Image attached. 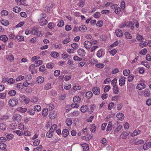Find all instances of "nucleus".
Listing matches in <instances>:
<instances>
[{
	"label": "nucleus",
	"mask_w": 151,
	"mask_h": 151,
	"mask_svg": "<svg viewBox=\"0 0 151 151\" xmlns=\"http://www.w3.org/2000/svg\"><path fill=\"white\" fill-rule=\"evenodd\" d=\"M147 51L146 48H144L140 52V53L143 55H144L146 54Z\"/></svg>",
	"instance_id": "774afa93"
},
{
	"label": "nucleus",
	"mask_w": 151,
	"mask_h": 151,
	"mask_svg": "<svg viewBox=\"0 0 151 151\" xmlns=\"http://www.w3.org/2000/svg\"><path fill=\"white\" fill-rule=\"evenodd\" d=\"M100 93V90L99 87H95V95H98Z\"/></svg>",
	"instance_id": "864d4df0"
},
{
	"label": "nucleus",
	"mask_w": 151,
	"mask_h": 151,
	"mask_svg": "<svg viewBox=\"0 0 151 151\" xmlns=\"http://www.w3.org/2000/svg\"><path fill=\"white\" fill-rule=\"evenodd\" d=\"M117 81V79L116 78H114L111 81V84L114 86H116Z\"/></svg>",
	"instance_id": "69168bd1"
},
{
	"label": "nucleus",
	"mask_w": 151,
	"mask_h": 151,
	"mask_svg": "<svg viewBox=\"0 0 151 151\" xmlns=\"http://www.w3.org/2000/svg\"><path fill=\"white\" fill-rule=\"evenodd\" d=\"M105 66L104 64L103 63H99L96 64V66L98 68H102Z\"/></svg>",
	"instance_id": "a19ab883"
},
{
	"label": "nucleus",
	"mask_w": 151,
	"mask_h": 151,
	"mask_svg": "<svg viewBox=\"0 0 151 151\" xmlns=\"http://www.w3.org/2000/svg\"><path fill=\"white\" fill-rule=\"evenodd\" d=\"M6 124L4 123H2L0 124V129L3 131L5 130L6 129Z\"/></svg>",
	"instance_id": "aec40b11"
},
{
	"label": "nucleus",
	"mask_w": 151,
	"mask_h": 151,
	"mask_svg": "<svg viewBox=\"0 0 151 151\" xmlns=\"http://www.w3.org/2000/svg\"><path fill=\"white\" fill-rule=\"evenodd\" d=\"M111 89V87L109 85L106 86L104 88V91L106 93L107 92Z\"/></svg>",
	"instance_id": "4d7b16f0"
},
{
	"label": "nucleus",
	"mask_w": 151,
	"mask_h": 151,
	"mask_svg": "<svg viewBox=\"0 0 151 151\" xmlns=\"http://www.w3.org/2000/svg\"><path fill=\"white\" fill-rule=\"evenodd\" d=\"M48 27L50 29L54 28L55 26V25L54 23L52 22H50L48 24Z\"/></svg>",
	"instance_id": "c03bdc74"
},
{
	"label": "nucleus",
	"mask_w": 151,
	"mask_h": 151,
	"mask_svg": "<svg viewBox=\"0 0 151 151\" xmlns=\"http://www.w3.org/2000/svg\"><path fill=\"white\" fill-rule=\"evenodd\" d=\"M130 73V71L129 69H125L123 70V74L124 76H127Z\"/></svg>",
	"instance_id": "72a5a7b5"
},
{
	"label": "nucleus",
	"mask_w": 151,
	"mask_h": 151,
	"mask_svg": "<svg viewBox=\"0 0 151 151\" xmlns=\"http://www.w3.org/2000/svg\"><path fill=\"white\" fill-rule=\"evenodd\" d=\"M144 142L143 140L142 139L136 141L134 142V143L136 145H138L143 143Z\"/></svg>",
	"instance_id": "8fccbe9b"
},
{
	"label": "nucleus",
	"mask_w": 151,
	"mask_h": 151,
	"mask_svg": "<svg viewBox=\"0 0 151 151\" xmlns=\"http://www.w3.org/2000/svg\"><path fill=\"white\" fill-rule=\"evenodd\" d=\"M69 131L67 129H64L62 131V134L64 137H66L69 134Z\"/></svg>",
	"instance_id": "2eb2a0df"
},
{
	"label": "nucleus",
	"mask_w": 151,
	"mask_h": 151,
	"mask_svg": "<svg viewBox=\"0 0 151 151\" xmlns=\"http://www.w3.org/2000/svg\"><path fill=\"white\" fill-rule=\"evenodd\" d=\"M104 54V52H103V50L100 49L98 51L96 55L98 57L100 58L103 56Z\"/></svg>",
	"instance_id": "f8f14e48"
},
{
	"label": "nucleus",
	"mask_w": 151,
	"mask_h": 151,
	"mask_svg": "<svg viewBox=\"0 0 151 151\" xmlns=\"http://www.w3.org/2000/svg\"><path fill=\"white\" fill-rule=\"evenodd\" d=\"M112 127V122H109L108 124V126L107 127L106 131H110L111 130Z\"/></svg>",
	"instance_id": "412c9836"
},
{
	"label": "nucleus",
	"mask_w": 151,
	"mask_h": 151,
	"mask_svg": "<svg viewBox=\"0 0 151 151\" xmlns=\"http://www.w3.org/2000/svg\"><path fill=\"white\" fill-rule=\"evenodd\" d=\"M121 11V9L119 7H117L114 11L115 13L117 14H119L120 13Z\"/></svg>",
	"instance_id": "0e129e2a"
},
{
	"label": "nucleus",
	"mask_w": 151,
	"mask_h": 151,
	"mask_svg": "<svg viewBox=\"0 0 151 151\" xmlns=\"http://www.w3.org/2000/svg\"><path fill=\"white\" fill-rule=\"evenodd\" d=\"M39 22L41 26L44 25L46 24L48 22L47 20L46 19H45L44 21H40Z\"/></svg>",
	"instance_id": "de8ad7c7"
},
{
	"label": "nucleus",
	"mask_w": 151,
	"mask_h": 151,
	"mask_svg": "<svg viewBox=\"0 0 151 151\" xmlns=\"http://www.w3.org/2000/svg\"><path fill=\"white\" fill-rule=\"evenodd\" d=\"M66 123L68 126H70L72 124V121L71 119L68 118L66 120Z\"/></svg>",
	"instance_id": "5701e85b"
},
{
	"label": "nucleus",
	"mask_w": 151,
	"mask_h": 151,
	"mask_svg": "<svg viewBox=\"0 0 151 151\" xmlns=\"http://www.w3.org/2000/svg\"><path fill=\"white\" fill-rule=\"evenodd\" d=\"M21 98L23 100H24V101L25 103L28 104L29 103V100L27 99H26V98H25V96L24 95H23L22 96H21Z\"/></svg>",
	"instance_id": "13d9d810"
},
{
	"label": "nucleus",
	"mask_w": 151,
	"mask_h": 151,
	"mask_svg": "<svg viewBox=\"0 0 151 151\" xmlns=\"http://www.w3.org/2000/svg\"><path fill=\"white\" fill-rule=\"evenodd\" d=\"M88 109V108L86 105H83L80 108V110L82 112L85 113Z\"/></svg>",
	"instance_id": "9d476101"
},
{
	"label": "nucleus",
	"mask_w": 151,
	"mask_h": 151,
	"mask_svg": "<svg viewBox=\"0 0 151 151\" xmlns=\"http://www.w3.org/2000/svg\"><path fill=\"white\" fill-rule=\"evenodd\" d=\"M86 97L88 99H90L93 96L92 93L90 91L87 92L86 93Z\"/></svg>",
	"instance_id": "c756f323"
},
{
	"label": "nucleus",
	"mask_w": 151,
	"mask_h": 151,
	"mask_svg": "<svg viewBox=\"0 0 151 151\" xmlns=\"http://www.w3.org/2000/svg\"><path fill=\"white\" fill-rule=\"evenodd\" d=\"M140 132V131L138 129L135 130L132 134V136H135L139 134Z\"/></svg>",
	"instance_id": "b1692460"
},
{
	"label": "nucleus",
	"mask_w": 151,
	"mask_h": 151,
	"mask_svg": "<svg viewBox=\"0 0 151 151\" xmlns=\"http://www.w3.org/2000/svg\"><path fill=\"white\" fill-rule=\"evenodd\" d=\"M142 64L148 68L150 67L149 65L147 62H142Z\"/></svg>",
	"instance_id": "052dcab7"
},
{
	"label": "nucleus",
	"mask_w": 151,
	"mask_h": 151,
	"mask_svg": "<svg viewBox=\"0 0 151 151\" xmlns=\"http://www.w3.org/2000/svg\"><path fill=\"white\" fill-rule=\"evenodd\" d=\"M6 58L7 60L10 61H12L14 60V57L11 54L6 55Z\"/></svg>",
	"instance_id": "dca6fc26"
},
{
	"label": "nucleus",
	"mask_w": 151,
	"mask_h": 151,
	"mask_svg": "<svg viewBox=\"0 0 151 151\" xmlns=\"http://www.w3.org/2000/svg\"><path fill=\"white\" fill-rule=\"evenodd\" d=\"M103 22L102 21H99L96 24V26L98 27H100L102 26Z\"/></svg>",
	"instance_id": "338daca9"
},
{
	"label": "nucleus",
	"mask_w": 151,
	"mask_h": 151,
	"mask_svg": "<svg viewBox=\"0 0 151 151\" xmlns=\"http://www.w3.org/2000/svg\"><path fill=\"white\" fill-rule=\"evenodd\" d=\"M54 66V64L52 63H47L46 65V68L50 69L53 68Z\"/></svg>",
	"instance_id": "473e14b6"
},
{
	"label": "nucleus",
	"mask_w": 151,
	"mask_h": 151,
	"mask_svg": "<svg viewBox=\"0 0 151 151\" xmlns=\"http://www.w3.org/2000/svg\"><path fill=\"white\" fill-rule=\"evenodd\" d=\"M81 98L80 97L75 96L73 99V102L75 104L79 103L81 101Z\"/></svg>",
	"instance_id": "4468645a"
},
{
	"label": "nucleus",
	"mask_w": 151,
	"mask_h": 151,
	"mask_svg": "<svg viewBox=\"0 0 151 151\" xmlns=\"http://www.w3.org/2000/svg\"><path fill=\"white\" fill-rule=\"evenodd\" d=\"M44 88L46 90H48L51 88H52L51 84L50 83L47 84L45 86Z\"/></svg>",
	"instance_id": "58836bf2"
},
{
	"label": "nucleus",
	"mask_w": 151,
	"mask_h": 151,
	"mask_svg": "<svg viewBox=\"0 0 151 151\" xmlns=\"http://www.w3.org/2000/svg\"><path fill=\"white\" fill-rule=\"evenodd\" d=\"M56 116V113L54 112H50L49 114V118L51 119H54Z\"/></svg>",
	"instance_id": "4be33fe9"
},
{
	"label": "nucleus",
	"mask_w": 151,
	"mask_h": 151,
	"mask_svg": "<svg viewBox=\"0 0 151 151\" xmlns=\"http://www.w3.org/2000/svg\"><path fill=\"white\" fill-rule=\"evenodd\" d=\"M129 134V132H123L121 135V137L123 139H125L127 138V136Z\"/></svg>",
	"instance_id": "a878e982"
},
{
	"label": "nucleus",
	"mask_w": 151,
	"mask_h": 151,
	"mask_svg": "<svg viewBox=\"0 0 151 151\" xmlns=\"http://www.w3.org/2000/svg\"><path fill=\"white\" fill-rule=\"evenodd\" d=\"M77 52L78 55L81 57L84 56L86 54L85 51L83 49L80 48L78 50Z\"/></svg>",
	"instance_id": "7ed1b4c3"
},
{
	"label": "nucleus",
	"mask_w": 151,
	"mask_h": 151,
	"mask_svg": "<svg viewBox=\"0 0 151 151\" xmlns=\"http://www.w3.org/2000/svg\"><path fill=\"white\" fill-rule=\"evenodd\" d=\"M90 106L91 107L90 108V109H88V112L91 114L93 111L94 106L93 105H91Z\"/></svg>",
	"instance_id": "680f3d73"
},
{
	"label": "nucleus",
	"mask_w": 151,
	"mask_h": 151,
	"mask_svg": "<svg viewBox=\"0 0 151 151\" xmlns=\"http://www.w3.org/2000/svg\"><path fill=\"white\" fill-rule=\"evenodd\" d=\"M51 55L52 57L54 58H56L58 57L59 54L57 52H51Z\"/></svg>",
	"instance_id": "c9c22d12"
},
{
	"label": "nucleus",
	"mask_w": 151,
	"mask_h": 151,
	"mask_svg": "<svg viewBox=\"0 0 151 151\" xmlns=\"http://www.w3.org/2000/svg\"><path fill=\"white\" fill-rule=\"evenodd\" d=\"M6 147V145L4 143H0V148L2 150L5 149Z\"/></svg>",
	"instance_id": "bf43d9fd"
},
{
	"label": "nucleus",
	"mask_w": 151,
	"mask_h": 151,
	"mask_svg": "<svg viewBox=\"0 0 151 151\" xmlns=\"http://www.w3.org/2000/svg\"><path fill=\"white\" fill-rule=\"evenodd\" d=\"M9 105L11 106L14 107L16 106L18 103V100L15 99H11L8 102Z\"/></svg>",
	"instance_id": "f257e3e1"
},
{
	"label": "nucleus",
	"mask_w": 151,
	"mask_h": 151,
	"mask_svg": "<svg viewBox=\"0 0 151 151\" xmlns=\"http://www.w3.org/2000/svg\"><path fill=\"white\" fill-rule=\"evenodd\" d=\"M52 131L50 130L48 132H47L46 134L47 137L49 138L52 137Z\"/></svg>",
	"instance_id": "e2e57ef3"
},
{
	"label": "nucleus",
	"mask_w": 151,
	"mask_h": 151,
	"mask_svg": "<svg viewBox=\"0 0 151 151\" xmlns=\"http://www.w3.org/2000/svg\"><path fill=\"white\" fill-rule=\"evenodd\" d=\"M119 88L117 86H113V92L115 94H118V93Z\"/></svg>",
	"instance_id": "a211bd4d"
},
{
	"label": "nucleus",
	"mask_w": 151,
	"mask_h": 151,
	"mask_svg": "<svg viewBox=\"0 0 151 151\" xmlns=\"http://www.w3.org/2000/svg\"><path fill=\"white\" fill-rule=\"evenodd\" d=\"M125 38L127 39H131L132 36L128 32H125L124 33Z\"/></svg>",
	"instance_id": "2f4dec72"
},
{
	"label": "nucleus",
	"mask_w": 151,
	"mask_h": 151,
	"mask_svg": "<svg viewBox=\"0 0 151 151\" xmlns=\"http://www.w3.org/2000/svg\"><path fill=\"white\" fill-rule=\"evenodd\" d=\"M145 84L143 83H140L137 86V88L138 89L141 90L144 89L145 88Z\"/></svg>",
	"instance_id": "423d86ee"
},
{
	"label": "nucleus",
	"mask_w": 151,
	"mask_h": 151,
	"mask_svg": "<svg viewBox=\"0 0 151 151\" xmlns=\"http://www.w3.org/2000/svg\"><path fill=\"white\" fill-rule=\"evenodd\" d=\"M13 10L14 12L18 13L20 12L21 10V9L20 7L18 8L17 7H16L13 8Z\"/></svg>",
	"instance_id": "49530a36"
},
{
	"label": "nucleus",
	"mask_w": 151,
	"mask_h": 151,
	"mask_svg": "<svg viewBox=\"0 0 151 151\" xmlns=\"http://www.w3.org/2000/svg\"><path fill=\"white\" fill-rule=\"evenodd\" d=\"M27 113H28L30 115H32L35 114V111L34 109H29L27 111Z\"/></svg>",
	"instance_id": "393cba45"
},
{
	"label": "nucleus",
	"mask_w": 151,
	"mask_h": 151,
	"mask_svg": "<svg viewBox=\"0 0 151 151\" xmlns=\"http://www.w3.org/2000/svg\"><path fill=\"white\" fill-rule=\"evenodd\" d=\"M48 110L47 109H44L42 111V115L43 116H46L48 113Z\"/></svg>",
	"instance_id": "cd10ccee"
},
{
	"label": "nucleus",
	"mask_w": 151,
	"mask_h": 151,
	"mask_svg": "<svg viewBox=\"0 0 151 151\" xmlns=\"http://www.w3.org/2000/svg\"><path fill=\"white\" fill-rule=\"evenodd\" d=\"M117 119L119 120H122L124 118V116L123 114L122 113H119L116 115Z\"/></svg>",
	"instance_id": "39448f33"
},
{
	"label": "nucleus",
	"mask_w": 151,
	"mask_h": 151,
	"mask_svg": "<svg viewBox=\"0 0 151 151\" xmlns=\"http://www.w3.org/2000/svg\"><path fill=\"white\" fill-rule=\"evenodd\" d=\"M57 127V125L56 124H54L51 126V128L50 129V130H53V131L52 132H53L55 130H56Z\"/></svg>",
	"instance_id": "6e6d98bb"
},
{
	"label": "nucleus",
	"mask_w": 151,
	"mask_h": 151,
	"mask_svg": "<svg viewBox=\"0 0 151 151\" xmlns=\"http://www.w3.org/2000/svg\"><path fill=\"white\" fill-rule=\"evenodd\" d=\"M15 38L17 39L19 41H22L24 40V37L21 35H17L15 37Z\"/></svg>",
	"instance_id": "bb28decb"
},
{
	"label": "nucleus",
	"mask_w": 151,
	"mask_h": 151,
	"mask_svg": "<svg viewBox=\"0 0 151 151\" xmlns=\"http://www.w3.org/2000/svg\"><path fill=\"white\" fill-rule=\"evenodd\" d=\"M147 45V43L146 42H141L139 44L140 46L142 47L146 46Z\"/></svg>",
	"instance_id": "603ef678"
},
{
	"label": "nucleus",
	"mask_w": 151,
	"mask_h": 151,
	"mask_svg": "<svg viewBox=\"0 0 151 151\" xmlns=\"http://www.w3.org/2000/svg\"><path fill=\"white\" fill-rule=\"evenodd\" d=\"M92 43L90 42L86 41L84 43V45L85 47L87 49H88L90 48L91 46Z\"/></svg>",
	"instance_id": "20e7f679"
},
{
	"label": "nucleus",
	"mask_w": 151,
	"mask_h": 151,
	"mask_svg": "<svg viewBox=\"0 0 151 151\" xmlns=\"http://www.w3.org/2000/svg\"><path fill=\"white\" fill-rule=\"evenodd\" d=\"M17 126V125L15 123H12L10 125V129H15Z\"/></svg>",
	"instance_id": "3c124183"
},
{
	"label": "nucleus",
	"mask_w": 151,
	"mask_h": 151,
	"mask_svg": "<svg viewBox=\"0 0 151 151\" xmlns=\"http://www.w3.org/2000/svg\"><path fill=\"white\" fill-rule=\"evenodd\" d=\"M125 78L123 76H121L119 79V84L120 86H124L125 82Z\"/></svg>",
	"instance_id": "f03ea898"
},
{
	"label": "nucleus",
	"mask_w": 151,
	"mask_h": 151,
	"mask_svg": "<svg viewBox=\"0 0 151 151\" xmlns=\"http://www.w3.org/2000/svg\"><path fill=\"white\" fill-rule=\"evenodd\" d=\"M114 103L113 102L110 103L108 106V109L109 110H111L114 106Z\"/></svg>",
	"instance_id": "5fc2aeb1"
},
{
	"label": "nucleus",
	"mask_w": 151,
	"mask_h": 151,
	"mask_svg": "<svg viewBox=\"0 0 151 151\" xmlns=\"http://www.w3.org/2000/svg\"><path fill=\"white\" fill-rule=\"evenodd\" d=\"M116 35L117 37H120L123 36V33L121 30L119 29H117L115 30Z\"/></svg>",
	"instance_id": "1a4fd4ad"
},
{
	"label": "nucleus",
	"mask_w": 151,
	"mask_h": 151,
	"mask_svg": "<svg viewBox=\"0 0 151 151\" xmlns=\"http://www.w3.org/2000/svg\"><path fill=\"white\" fill-rule=\"evenodd\" d=\"M151 147V143L150 142L145 143L143 145V149L145 150H147Z\"/></svg>",
	"instance_id": "6e6552de"
},
{
	"label": "nucleus",
	"mask_w": 151,
	"mask_h": 151,
	"mask_svg": "<svg viewBox=\"0 0 151 151\" xmlns=\"http://www.w3.org/2000/svg\"><path fill=\"white\" fill-rule=\"evenodd\" d=\"M14 135L13 134H9L6 136V140L7 139L8 140H10L11 139H12Z\"/></svg>",
	"instance_id": "09e8293b"
},
{
	"label": "nucleus",
	"mask_w": 151,
	"mask_h": 151,
	"mask_svg": "<svg viewBox=\"0 0 151 151\" xmlns=\"http://www.w3.org/2000/svg\"><path fill=\"white\" fill-rule=\"evenodd\" d=\"M82 147L83 148V151H88L89 149L88 145L86 144H84L82 145Z\"/></svg>",
	"instance_id": "7c9ffc66"
},
{
	"label": "nucleus",
	"mask_w": 151,
	"mask_h": 151,
	"mask_svg": "<svg viewBox=\"0 0 151 151\" xmlns=\"http://www.w3.org/2000/svg\"><path fill=\"white\" fill-rule=\"evenodd\" d=\"M87 29V27L85 25H82L79 28V31H80L81 32H85Z\"/></svg>",
	"instance_id": "6ab92c4d"
},
{
	"label": "nucleus",
	"mask_w": 151,
	"mask_h": 151,
	"mask_svg": "<svg viewBox=\"0 0 151 151\" xmlns=\"http://www.w3.org/2000/svg\"><path fill=\"white\" fill-rule=\"evenodd\" d=\"M44 80V78L42 76H39L37 79V82L39 84L42 83L43 82Z\"/></svg>",
	"instance_id": "ddd939ff"
},
{
	"label": "nucleus",
	"mask_w": 151,
	"mask_h": 151,
	"mask_svg": "<svg viewBox=\"0 0 151 151\" xmlns=\"http://www.w3.org/2000/svg\"><path fill=\"white\" fill-rule=\"evenodd\" d=\"M136 38L137 40L139 41H142L143 39V37L139 34H137L136 35Z\"/></svg>",
	"instance_id": "4c0bfd02"
},
{
	"label": "nucleus",
	"mask_w": 151,
	"mask_h": 151,
	"mask_svg": "<svg viewBox=\"0 0 151 151\" xmlns=\"http://www.w3.org/2000/svg\"><path fill=\"white\" fill-rule=\"evenodd\" d=\"M34 109L35 111H39L41 110V107L40 105H37L34 107Z\"/></svg>",
	"instance_id": "e433bc0d"
},
{
	"label": "nucleus",
	"mask_w": 151,
	"mask_h": 151,
	"mask_svg": "<svg viewBox=\"0 0 151 151\" xmlns=\"http://www.w3.org/2000/svg\"><path fill=\"white\" fill-rule=\"evenodd\" d=\"M71 47L73 48V50L77 49L78 48L79 45L76 43H74L71 45Z\"/></svg>",
	"instance_id": "37998d69"
},
{
	"label": "nucleus",
	"mask_w": 151,
	"mask_h": 151,
	"mask_svg": "<svg viewBox=\"0 0 151 151\" xmlns=\"http://www.w3.org/2000/svg\"><path fill=\"white\" fill-rule=\"evenodd\" d=\"M18 110L22 113H24L27 111V109L26 108L20 107L18 108Z\"/></svg>",
	"instance_id": "ea45409f"
},
{
	"label": "nucleus",
	"mask_w": 151,
	"mask_h": 151,
	"mask_svg": "<svg viewBox=\"0 0 151 151\" xmlns=\"http://www.w3.org/2000/svg\"><path fill=\"white\" fill-rule=\"evenodd\" d=\"M1 23L4 26H6L9 24L8 21L6 20H2L1 21Z\"/></svg>",
	"instance_id": "79ce46f5"
},
{
	"label": "nucleus",
	"mask_w": 151,
	"mask_h": 151,
	"mask_svg": "<svg viewBox=\"0 0 151 151\" xmlns=\"http://www.w3.org/2000/svg\"><path fill=\"white\" fill-rule=\"evenodd\" d=\"M22 117L21 115L19 114H16L13 116L14 120L17 121H19L21 120Z\"/></svg>",
	"instance_id": "0eeeda50"
},
{
	"label": "nucleus",
	"mask_w": 151,
	"mask_h": 151,
	"mask_svg": "<svg viewBox=\"0 0 151 151\" xmlns=\"http://www.w3.org/2000/svg\"><path fill=\"white\" fill-rule=\"evenodd\" d=\"M8 39L7 36L4 35H1L0 36V40L3 41L4 42H6Z\"/></svg>",
	"instance_id": "f3484780"
},
{
	"label": "nucleus",
	"mask_w": 151,
	"mask_h": 151,
	"mask_svg": "<svg viewBox=\"0 0 151 151\" xmlns=\"http://www.w3.org/2000/svg\"><path fill=\"white\" fill-rule=\"evenodd\" d=\"M134 25L133 23L132 22L128 21L126 22L125 23V24L124 25H123V26H120L119 27H124L126 26H129V27H133V26Z\"/></svg>",
	"instance_id": "9b49d317"
},
{
	"label": "nucleus",
	"mask_w": 151,
	"mask_h": 151,
	"mask_svg": "<svg viewBox=\"0 0 151 151\" xmlns=\"http://www.w3.org/2000/svg\"><path fill=\"white\" fill-rule=\"evenodd\" d=\"M16 93V91L14 90L9 91L8 92V94L11 96H13L15 95Z\"/></svg>",
	"instance_id": "f704fd0d"
},
{
	"label": "nucleus",
	"mask_w": 151,
	"mask_h": 151,
	"mask_svg": "<svg viewBox=\"0 0 151 151\" xmlns=\"http://www.w3.org/2000/svg\"><path fill=\"white\" fill-rule=\"evenodd\" d=\"M122 126L121 125H119L116 128L114 131V133H116L118 132L122 129Z\"/></svg>",
	"instance_id": "c85d7f7f"
},
{
	"label": "nucleus",
	"mask_w": 151,
	"mask_h": 151,
	"mask_svg": "<svg viewBox=\"0 0 151 151\" xmlns=\"http://www.w3.org/2000/svg\"><path fill=\"white\" fill-rule=\"evenodd\" d=\"M150 91L149 90L146 89L145 90L144 95L146 97L149 96L150 95Z\"/></svg>",
	"instance_id": "a18cd8bd"
}]
</instances>
